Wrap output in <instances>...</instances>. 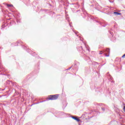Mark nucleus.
<instances>
[{
  "label": "nucleus",
  "instance_id": "3",
  "mask_svg": "<svg viewBox=\"0 0 125 125\" xmlns=\"http://www.w3.org/2000/svg\"><path fill=\"white\" fill-rule=\"evenodd\" d=\"M114 14H115V15H121V13H118V12H114Z\"/></svg>",
  "mask_w": 125,
  "mask_h": 125
},
{
  "label": "nucleus",
  "instance_id": "8",
  "mask_svg": "<svg viewBox=\"0 0 125 125\" xmlns=\"http://www.w3.org/2000/svg\"><path fill=\"white\" fill-rule=\"evenodd\" d=\"M125 54L122 56V58H125Z\"/></svg>",
  "mask_w": 125,
  "mask_h": 125
},
{
  "label": "nucleus",
  "instance_id": "5",
  "mask_svg": "<svg viewBox=\"0 0 125 125\" xmlns=\"http://www.w3.org/2000/svg\"><path fill=\"white\" fill-rule=\"evenodd\" d=\"M99 54H103V52L102 51H101Z\"/></svg>",
  "mask_w": 125,
  "mask_h": 125
},
{
  "label": "nucleus",
  "instance_id": "9",
  "mask_svg": "<svg viewBox=\"0 0 125 125\" xmlns=\"http://www.w3.org/2000/svg\"><path fill=\"white\" fill-rule=\"evenodd\" d=\"M106 57H108V56H108V55H105Z\"/></svg>",
  "mask_w": 125,
  "mask_h": 125
},
{
  "label": "nucleus",
  "instance_id": "7",
  "mask_svg": "<svg viewBox=\"0 0 125 125\" xmlns=\"http://www.w3.org/2000/svg\"><path fill=\"white\" fill-rule=\"evenodd\" d=\"M123 111H124V112H125V106L124 107V108H123Z\"/></svg>",
  "mask_w": 125,
  "mask_h": 125
},
{
  "label": "nucleus",
  "instance_id": "2",
  "mask_svg": "<svg viewBox=\"0 0 125 125\" xmlns=\"http://www.w3.org/2000/svg\"><path fill=\"white\" fill-rule=\"evenodd\" d=\"M72 119H73V120H75V121H77V122H80V121H81V120H80V119L78 118L77 117H72Z\"/></svg>",
  "mask_w": 125,
  "mask_h": 125
},
{
  "label": "nucleus",
  "instance_id": "4",
  "mask_svg": "<svg viewBox=\"0 0 125 125\" xmlns=\"http://www.w3.org/2000/svg\"><path fill=\"white\" fill-rule=\"evenodd\" d=\"M7 7H13V5L7 4Z\"/></svg>",
  "mask_w": 125,
  "mask_h": 125
},
{
  "label": "nucleus",
  "instance_id": "6",
  "mask_svg": "<svg viewBox=\"0 0 125 125\" xmlns=\"http://www.w3.org/2000/svg\"><path fill=\"white\" fill-rule=\"evenodd\" d=\"M109 49H106V50H105V51H107V52H109Z\"/></svg>",
  "mask_w": 125,
  "mask_h": 125
},
{
  "label": "nucleus",
  "instance_id": "1",
  "mask_svg": "<svg viewBox=\"0 0 125 125\" xmlns=\"http://www.w3.org/2000/svg\"><path fill=\"white\" fill-rule=\"evenodd\" d=\"M59 97V95H51L48 96L49 100H57Z\"/></svg>",
  "mask_w": 125,
  "mask_h": 125
}]
</instances>
